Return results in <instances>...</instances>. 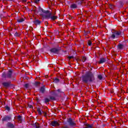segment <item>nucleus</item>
I'll use <instances>...</instances> for the list:
<instances>
[{"label":"nucleus","mask_w":128,"mask_h":128,"mask_svg":"<svg viewBox=\"0 0 128 128\" xmlns=\"http://www.w3.org/2000/svg\"><path fill=\"white\" fill-rule=\"evenodd\" d=\"M6 110H10V108L9 107H6Z\"/></svg>","instance_id":"obj_30"},{"label":"nucleus","mask_w":128,"mask_h":128,"mask_svg":"<svg viewBox=\"0 0 128 128\" xmlns=\"http://www.w3.org/2000/svg\"><path fill=\"white\" fill-rule=\"evenodd\" d=\"M37 111L38 112V113L40 114H42V110H40V108H38L37 109Z\"/></svg>","instance_id":"obj_18"},{"label":"nucleus","mask_w":128,"mask_h":128,"mask_svg":"<svg viewBox=\"0 0 128 128\" xmlns=\"http://www.w3.org/2000/svg\"><path fill=\"white\" fill-rule=\"evenodd\" d=\"M88 45L92 46V42H90V40L88 41Z\"/></svg>","instance_id":"obj_24"},{"label":"nucleus","mask_w":128,"mask_h":128,"mask_svg":"<svg viewBox=\"0 0 128 128\" xmlns=\"http://www.w3.org/2000/svg\"><path fill=\"white\" fill-rule=\"evenodd\" d=\"M51 52H53L54 54H58V49L56 48H53L50 50Z\"/></svg>","instance_id":"obj_6"},{"label":"nucleus","mask_w":128,"mask_h":128,"mask_svg":"<svg viewBox=\"0 0 128 128\" xmlns=\"http://www.w3.org/2000/svg\"><path fill=\"white\" fill-rule=\"evenodd\" d=\"M70 8L72 10H74V8H78V5L76 4H72L70 5Z\"/></svg>","instance_id":"obj_10"},{"label":"nucleus","mask_w":128,"mask_h":128,"mask_svg":"<svg viewBox=\"0 0 128 128\" xmlns=\"http://www.w3.org/2000/svg\"><path fill=\"white\" fill-rule=\"evenodd\" d=\"M12 72L9 70L7 73H3L2 76L5 78H12Z\"/></svg>","instance_id":"obj_4"},{"label":"nucleus","mask_w":128,"mask_h":128,"mask_svg":"<svg viewBox=\"0 0 128 128\" xmlns=\"http://www.w3.org/2000/svg\"><path fill=\"white\" fill-rule=\"evenodd\" d=\"M122 34V32L120 31H115L114 32L112 33V34L110 36L112 40H114V38H118Z\"/></svg>","instance_id":"obj_3"},{"label":"nucleus","mask_w":128,"mask_h":128,"mask_svg":"<svg viewBox=\"0 0 128 128\" xmlns=\"http://www.w3.org/2000/svg\"><path fill=\"white\" fill-rule=\"evenodd\" d=\"M58 82H60V80L57 78H55L54 80V82H55V84Z\"/></svg>","instance_id":"obj_16"},{"label":"nucleus","mask_w":128,"mask_h":128,"mask_svg":"<svg viewBox=\"0 0 128 128\" xmlns=\"http://www.w3.org/2000/svg\"><path fill=\"white\" fill-rule=\"evenodd\" d=\"M98 78L100 80H102V75H98Z\"/></svg>","instance_id":"obj_20"},{"label":"nucleus","mask_w":128,"mask_h":128,"mask_svg":"<svg viewBox=\"0 0 128 128\" xmlns=\"http://www.w3.org/2000/svg\"><path fill=\"white\" fill-rule=\"evenodd\" d=\"M50 100H54L55 98H54V97L50 96Z\"/></svg>","instance_id":"obj_25"},{"label":"nucleus","mask_w":128,"mask_h":128,"mask_svg":"<svg viewBox=\"0 0 128 128\" xmlns=\"http://www.w3.org/2000/svg\"><path fill=\"white\" fill-rule=\"evenodd\" d=\"M58 92H60V89H58Z\"/></svg>","instance_id":"obj_33"},{"label":"nucleus","mask_w":128,"mask_h":128,"mask_svg":"<svg viewBox=\"0 0 128 128\" xmlns=\"http://www.w3.org/2000/svg\"><path fill=\"white\" fill-rule=\"evenodd\" d=\"M40 92H44V87L41 88L40 89Z\"/></svg>","instance_id":"obj_19"},{"label":"nucleus","mask_w":128,"mask_h":128,"mask_svg":"<svg viewBox=\"0 0 128 128\" xmlns=\"http://www.w3.org/2000/svg\"><path fill=\"white\" fill-rule=\"evenodd\" d=\"M10 120V117L8 116H6L2 118L3 122H8Z\"/></svg>","instance_id":"obj_8"},{"label":"nucleus","mask_w":128,"mask_h":128,"mask_svg":"<svg viewBox=\"0 0 128 128\" xmlns=\"http://www.w3.org/2000/svg\"><path fill=\"white\" fill-rule=\"evenodd\" d=\"M24 86H25V88H28V84H25Z\"/></svg>","instance_id":"obj_26"},{"label":"nucleus","mask_w":128,"mask_h":128,"mask_svg":"<svg viewBox=\"0 0 128 128\" xmlns=\"http://www.w3.org/2000/svg\"><path fill=\"white\" fill-rule=\"evenodd\" d=\"M72 58H74V56H69V57H68V58H69L70 59Z\"/></svg>","instance_id":"obj_31"},{"label":"nucleus","mask_w":128,"mask_h":128,"mask_svg":"<svg viewBox=\"0 0 128 128\" xmlns=\"http://www.w3.org/2000/svg\"><path fill=\"white\" fill-rule=\"evenodd\" d=\"M68 122L70 126H76V123L72 122V120L70 118L68 120Z\"/></svg>","instance_id":"obj_7"},{"label":"nucleus","mask_w":128,"mask_h":128,"mask_svg":"<svg viewBox=\"0 0 128 128\" xmlns=\"http://www.w3.org/2000/svg\"><path fill=\"white\" fill-rule=\"evenodd\" d=\"M52 126H60V124H58V121H53L51 123Z\"/></svg>","instance_id":"obj_5"},{"label":"nucleus","mask_w":128,"mask_h":128,"mask_svg":"<svg viewBox=\"0 0 128 128\" xmlns=\"http://www.w3.org/2000/svg\"><path fill=\"white\" fill-rule=\"evenodd\" d=\"M40 0H35L34 2H36V4H38V2H40Z\"/></svg>","instance_id":"obj_27"},{"label":"nucleus","mask_w":128,"mask_h":128,"mask_svg":"<svg viewBox=\"0 0 128 128\" xmlns=\"http://www.w3.org/2000/svg\"><path fill=\"white\" fill-rule=\"evenodd\" d=\"M40 84V82H35L36 86H38V84Z\"/></svg>","instance_id":"obj_28"},{"label":"nucleus","mask_w":128,"mask_h":128,"mask_svg":"<svg viewBox=\"0 0 128 128\" xmlns=\"http://www.w3.org/2000/svg\"><path fill=\"white\" fill-rule=\"evenodd\" d=\"M17 21L18 22H24V18H20L18 19Z\"/></svg>","instance_id":"obj_13"},{"label":"nucleus","mask_w":128,"mask_h":128,"mask_svg":"<svg viewBox=\"0 0 128 128\" xmlns=\"http://www.w3.org/2000/svg\"><path fill=\"white\" fill-rule=\"evenodd\" d=\"M2 84L4 86V88H8V86H10V82H4L2 83Z\"/></svg>","instance_id":"obj_9"},{"label":"nucleus","mask_w":128,"mask_h":128,"mask_svg":"<svg viewBox=\"0 0 128 128\" xmlns=\"http://www.w3.org/2000/svg\"><path fill=\"white\" fill-rule=\"evenodd\" d=\"M36 128H40V126H36Z\"/></svg>","instance_id":"obj_32"},{"label":"nucleus","mask_w":128,"mask_h":128,"mask_svg":"<svg viewBox=\"0 0 128 128\" xmlns=\"http://www.w3.org/2000/svg\"><path fill=\"white\" fill-rule=\"evenodd\" d=\"M18 120H19L20 122L22 121V116H18Z\"/></svg>","instance_id":"obj_23"},{"label":"nucleus","mask_w":128,"mask_h":128,"mask_svg":"<svg viewBox=\"0 0 128 128\" xmlns=\"http://www.w3.org/2000/svg\"><path fill=\"white\" fill-rule=\"evenodd\" d=\"M28 106H29V108H32V105H29Z\"/></svg>","instance_id":"obj_29"},{"label":"nucleus","mask_w":128,"mask_h":128,"mask_svg":"<svg viewBox=\"0 0 128 128\" xmlns=\"http://www.w3.org/2000/svg\"><path fill=\"white\" fill-rule=\"evenodd\" d=\"M86 56L82 57V62H86Z\"/></svg>","instance_id":"obj_17"},{"label":"nucleus","mask_w":128,"mask_h":128,"mask_svg":"<svg viewBox=\"0 0 128 128\" xmlns=\"http://www.w3.org/2000/svg\"><path fill=\"white\" fill-rule=\"evenodd\" d=\"M7 126H8V128H14V126L12 123L8 122L7 124Z\"/></svg>","instance_id":"obj_12"},{"label":"nucleus","mask_w":128,"mask_h":128,"mask_svg":"<svg viewBox=\"0 0 128 128\" xmlns=\"http://www.w3.org/2000/svg\"><path fill=\"white\" fill-rule=\"evenodd\" d=\"M118 48L119 50H122V48H124V45L120 44L118 46Z\"/></svg>","instance_id":"obj_15"},{"label":"nucleus","mask_w":128,"mask_h":128,"mask_svg":"<svg viewBox=\"0 0 128 128\" xmlns=\"http://www.w3.org/2000/svg\"><path fill=\"white\" fill-rule=\"evenodd\" d=\"M82 80L84 82H94V76L92 73L90 72L86 73L82 77Z\"/></svg>","instance_id":"obj_2"},{"label":"nucleus","mask_w":128,"mask_h":128,"mask_svg":"<svg viewBox=\"0 0 128 128\" xmlns=\"http://www.w3.org/2000/svg\"><path fill=\"white\" fill-rule=\"evenodd\" d=\"M106 62V59L104 58H101L99 61V64H104Z\"/></svg>","instance_id":"obj_11"},{"label":"nucleus","mask_w":128,"mask_h":128,"mask_svg":"<svg viewBox=\"0 0 128 128\" xmlns=\"http://www.w3.org/2000/svg\"><path fill=\"white\" fill-rule=\"evenodd\" d=\"M34 24H40V21L38 20H36L34 22Z\"/></svg>","instance_id":"obj_14"},{"label":"nucleus","mask_w":128,"mask_h":128,"mask_svg":"<svg viewBox=\"0 0 128 128\" xmlns=\"http://www.w3.org/2000/svg\"><path fill=\"white\" fill-rule=\"evenodd\" d=\"M44 114H46V112H44Z\"/></svg>","instance_id":"obj_34"},{"label":"nucleus","mask_w":128,"mask_h":128,"mask_svg":"<svg viewBox=\"0 0 128 128\" xmlns=\"http://www.w3.org/2000/svg\"><path fill=\"white\" fill-rule=\"evenodd\" d=\"M50 102V99L48 98H45L44 102L46 104H48V102Z\"/></svg>","instance_id":"obj_21"},{"label":"nucleus","mask_w":128,"mask_h":128,"mask_svg":"<svg viewBox=\"0 0 128 128\" xmlns=\"http://www.w3.org/2000/svg\"><path fill=\"white\" fill-rule=\"evenodd\" d=\"M38 10L39 12H42L44 13L42 16V17L44 18H46V20H56L58 18L56 16L52 15V14L48 12V10L44 11V10L41 8H38Z\"/></svg>","instance_id":"obj_1"},{"label":"nucleus","mask_w":128,"mask_h":128,"mask_svg":"<svg viewBox=\"0 0 128 128\" xmlns=\"http://www.w3.org/2000/svg\"><path fill=\"white\" fill-rule=\"evenodd\" d=\"M14 36H20V34L18 33L17 32H16L15 34H14Z\"/></svg>","instance_id":"obj_22"}]
</instances>
